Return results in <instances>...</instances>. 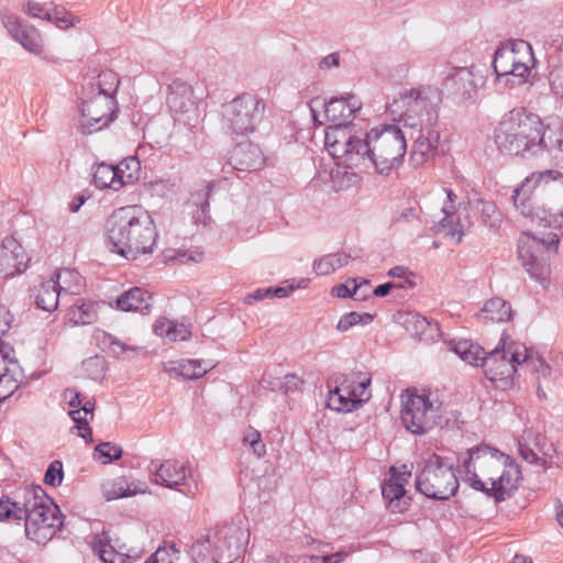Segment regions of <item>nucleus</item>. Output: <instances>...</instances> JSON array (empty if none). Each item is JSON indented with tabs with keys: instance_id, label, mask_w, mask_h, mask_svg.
Returning <instances> with one entry per match:
<instances>
[{
	"instance_id": "nucleus-1",
	"label": "nucleus",
	"mask_w": 563,
	"mask_h": 563,
	"mask_svg": "<svg viewBox=\"0 0 563 563\" xmlns=\"http://www.w3.org/2000/svg\"><path fill=\"white\" fill-rule=\"evenodd\" d=\"M442 92L433 86L406 89L388 106L390 114L399 115L404 130L395 124L373 128L365 139L349 130H332L330 145L338 164L354 167L371 163L379 174L398 168L407 152V137L412 141L410 163L420 167L438 154L440 143L439 112Z\"/></svg>"
},
{
	"instance_id": "nucleus-2",
	"label": "nucleus",
	"mask_w": 563,
	"mask_h": 563,
	"mask_svg": "<svg viewBox=\"0 0 563 563\" xmlns=\"http://www.w3.org/2000/svg\"><path fill=\"white\" fill-rule=\"evenodd\" d=\"M457 472L474 490L497 504L510 498L521 481V471L512 457L487 444L459 454Z\"/></svg>"
},
{
	"instance_id": "nucleus-3",
	"label": "nucleus",
	"mask_w": 563,
	"mask_h": 563,
	"mask_svg": "<svg viewBox=\"0 0 563 563\" xmlns=\"http://www.w3.org/2000/svg\"><path fill=\"white\" fill-rule=\"evenodd\" d=\"M511 200L531 223L560 229L563 225V173L553 169L532 173L514 189Z\"/></svg>"
},
{
	"instance_id": "nucleus-4",
	"label": "nucleus",
	"mask_w": 563,
	"mask_h": 563,
	"mask_svg": "<svg viewBox=\"0 0 563 563\" xmlns=\"http://www.w3.org/2000/svg\"><path fill=\"white\" fill-rule=\"evenodd\" d=\"M106 236L111 251L126 260L153 252L157 231L151 214L137 206L114 210L107 219Z\"/></svg>"
},
{
	"instance_id": "nucleus-5",
	"label": "nucleus",
	"mask_w": 563,
	"mask_h": 563,
	"mask_svg": "<svg viewBox=\"0 0 563 563\" xmlns=\"http://www.w3.org/2000/svg\"><path fill=\"white\" fill-rule=\"evenodd\" d=\"M57 511L41 486L26 487L14 498L0 499V521H24L26 536L36 542L52 538L62 525Z\"/></svg>"
},
{
	"instance_id": "nucleus-6",
	"label": "nucleus",
	"mask_w": 563,
	"mask_h": 563,
	"mask_svg": "<svg viewBox=\"0 0 563 563\" xmlns=\"http://www.w3.org/2000/svg\"><path fill=\"white\" fill-rule=\"evenodd\" d=\"M547 129L538 114L522 107L514 108L501 117L494 141L500 152L529 158L545 151Z\"/></svg>"
},
{
	"instance_id": "nucleus-7",
	"label": "nucleus",
	"mask_w": 563,
	"mask_h": 563,
	"mask_svg": "<svg viewBox=\"0 0 563 563\" xmlns=\"http://www.w3.org/2000/svg\"><path fill=\"white\" fill-rule=\"evenodd\" d=\"M118 86V75L112 70H103L84 88L78 126L82 134L98 132L114 120V95Z\"/></svg>"
},
{
	"instance_id": "nucleus-8",
	"label": "nucleus",
	"mask_w": 563,
	"mask_h": 563,
	"mask_svg": "<svg viewBox=\"0 0 563 563\" xmlns=\"http://www.w3.org/2000/svg\"><path fill=\"white\" fill-rule=\"evenodd\" d=\"M249 536L235 523L218 526L199 536L189 553L195 563H232L244 551Z\"/></svg>"
},
{
	"instance_id": "nucleus-9",
	"label": "nucleus",
	"mask_w": 563,
	"mask_h": 563,
	"mask_svg": "<svg viewBox=\"0 0 563 563\" xmlns=\"http://www.w3.org/2000/svg\"><path fill=\"white\" fill-rule=\"evenodd\" d=\"M530 364L544 376L550 373V367L544 361L539 357L533 360L525 344L515 341L507 344L506 339L501 336L498 345L486 355L483 368L492 383L507 388L512 385L518 366Z\"/></svg>"
},
{
	"instance_id": "nucleus-10",
	"label": "nucleus",
	"mask_w": 563,
	"mask_h": 563,
	"mask_svg": "<svg viewBox=\"0 0 563 563\" xmlns=\"http://www.w3.org/2000/svg\"><path fill=\"white\" fill-rule=\"evenodd\" d=\"M536 65L532 46L523 40L503 43L495 52L493 68L496 82L504 87H517L528 82Z\"/></svg>"
},
{
	"instance_id": "nucleus-11",
	"label": "nucleus",
	"mask_w": 563,
	"mask_h": 563,
	"mask_svg": "<svg viewBox=\"0 0 563 563\" xmlns=\"http://www.w3.org/2000/svg\"><path fill=\"white\" fill-rule=\"evenodd\" d=\"M416 488L430 499H450L459 489L453 465L438 454L430 455L416 476Z\"/></svg>"
},
{
	"instance_id": "nucleus-12",
	"label": "nucleus",
	"mask_w": 563,
	"mask_h": 563,
	"mask_svg": "<svg viewBox=\"0 0 563 563\" xmlns=\"http://www.w3.org/2000/svg\"><path fill=\"white\" fill-rule=\"evenodd\" d=\"M441 418V402L430 394L407 389L401 394L400 419L412 434L422 435L431 431Z\"/></svg>"
},
{
	"instance_id": "nucleus-13",
	"label": "nucleus",
	"mask_w": 563,
	"mask_h": 563,
	"mask_svg": "<svg viewBox=\"0 0 563 563\" xmlns=\"http://www.w3.org/2000/svg\"><path fill=\"white\" fill-rule=\"evenodd\" d=\"M265 102L251 93H242L222 106V126L236 135H247L262 122Z\"/></svg>"
},
{
	"instance_id": "nucleus-14",
	"label": "nucleus",
	"mask_w": 563,
	"mask_h": 563,
	"mask_svg": "<svg viewBox=\"0 0 563 563\" xmlns=\"http://www.w3.org/2000/svg\"><path fill=\"white\" fill-rule=\"evenodd\" d=\"M334 386L329 385L327 406L338 412H352L369 400L371 377L362 372L339 375Z\"/></svg>"
},
{
	"instance_id": "nucleus-15",
	"label": "nucleus",
	"mask_w": 563,
	"mask_h": 563,
	"mask_svg": "<svg viewBox=\"0 0 563 563\" xmlns=\"http://www.w3.org/2000/svg\"><path fill=\"white\" fill-rule=\"evenodd\" d=\"M559 235L550 233L548 239H538L529 233L518 242V256L531 278L544 284L550 275L549 250L559 244Z\"/></svg>"
},
{
	"instance_id": "nucleus-16",
	"label": "nucleus",
	"mask_w": 563,
	"mask_h": 563,
	"mask_svg": "<svg viewBox=\"0 0 563 563\" xmlns=\"http://www.w3.org/2000/svg\"><path fill=\"white\" fill-rule=\"evenodd\" d=\"M361 107V101L352 93L331 98L328 102L324 103V114L328 121L332 122V125L328 126L325 130L324 145L333 158L336 159V154H334L332 146L330 145V131L340 129L349 130L352 132L349 123L352 121L355 112H357Z\"/></svg>"
},
{
	"instance_id": "nucleus-17",
	"label": "nucleus",
	"mask_w": 563,
	"mask_h": 563,
	"mask_svg": "<svg viewBox=\"0 0 563 563\" xmlns=\"http://www.w3.org/2000/svg\"><path fill=\"white\" fill-rule=\"evenodd\" d=\"M481 79L473 67H460L450 73L443 86L455 102L465 103L475 100Z\"/></svg>"
},
{
	"instance_id": "nucleus-18",
	"label": "nucleus",
	"mask_w": 563,
	"mask_h": 563,
	"mask_svg": "<svg viewBox=\"0 0 563 563\" xmlns=\"http://www.w3.org/2000/svg\"><path fill=\"white\" fill-rule=\"evenodd\" d=\"M0 19L11 37L25 51L35 55L43 52L42 36L34 26L23 24L20 18L9 10H2Z\"/></svg>"
},
{
	"instance_id": "nucleus-19",
	"label": "nucleus",
	"mask_w": 563,
	"mask_h": 563,
	"mask_svg": "<svg viewBox=\"0 0 563 563\" xmlns=\"http://www.w3.org/2000/svg\"><path fill=\"white\" fill-rule=\"evenodd\" d=\"M78 273L70 269L56 272L49 279L34 286L32 296L34 303L38 309L52 312L57 309L59 297L63 290H69V287L59 285V277H77Z\"/></svg>"
},
{
	"instance_id": "nucleus-20",
	"label": "nucleus",
	"mask_w": 563,
	"mask_h": 563,
	"mask_svg": "<svg viewBox=\"0 0 563 563\" xmlns=\"http://www.w3.org/2000/svg\"><path fill=\"white\" fill-rule=\"evenodd\" d=\"M154 483L170 489L184 485L188 476L187 466L177 460L152 461L148 465Z\"/></svg>"
},
{
	"instance_id": "nucleus-21",
	"label": "nucleus",
	"mask_w": 563,
	"mask_h": 563,
	"mask_svg": "<svg viewBox=\"0 0 563 563\" xmlns=\"http://www.w3.org/2000/svg\"><path fill=\"white\" fill-rule=\"evenodd\" d=\"M166 102L169 110L178 117V120L187 117V123L191 119L190 114H196L197 112L192 88L180 80H174L169 85Z\"/></svg>"
},
{
	"instance_id": "nucleus-22",
	"label": "nucleus",
	"mask_w": 563,
	"mask_h": 563,
	"mask_svg": "<svg viewBox=\"0 0 563 563\" xmlns=\"http://www.w3.org/2000/svg\"><path fill=\"white\" fill-rule=\"evenodd\" d=\"M27 261L22 245L13 236L3 239L0 250V274L4 277L21 274L26 269Z\"/></svg>"
},
{
	"instance_id": "nucleus-23",
	"label": "nucleus",
	"mask_w": 563,
	"mask_h": 563,
	"mask_svg": "<svg viewBox=\"0 0 563 563\" xmlns=\"http://www.w3.org/2000/svg\"><path fill=\"white\" fill-rule=\"evenodd\" d=\"M521 457L531 464L545 466L551 456L552 445L548 443L544 435L531 431H525L518 441Z\"/></svg>"
},
{
	"instance_id": "nucleus-24",
	"label": "nucleus",
	"mask_w": 563,
	"mask_h": 563,
	"mask_svg": "<svg viewBox=\"0 0 563 563\" xmlns=\"http://www.w3.org/2000/svg\"><path fill=\"white\" fill-rule=\"evenodd\" d=\"M230 164L233 168L242 172L257 170L264 165V156L257 145L242 142L233 148Z\"/></svg>"
},
{
	"instance_id": "nucleus-25",
	"label": "nucleus",
	"mask_w": 563,
	"mask_h": 563,
	"mask_svg": "<svg viewBox=\"0 0 563 563\" xmlns=\"http://www.w3.org/2000/svg\"><path fill=\"white\" fill-rule=\"evenodd\" d=\"M448 201L442 206V212L444 217L435 225L438 232H444L445 235L450 236L456 243L462 242L464 235L463 224L460 220L455 223V205L454 200L457 198L451 189H445Z\"/></svg>"
},
{
	"instance_id": "nucleus-26",
	"label": "nucleus",
	"mask_w": 563,
	"mask_h": 563,
	"mask_svg": "<svg viewBox=\"0 0 563 563\" xmlns=\"http://www.w3.org/2000/svg\"><path fill=\"white\" fill-rule=\"evenodd\" d=\"M211 189L212 184L203 181L197 184L190 192L187 207L190 209L192 220L197 224H207Z\"/></svg>"
},
{
	"instance_id": "nucleus-27",
	"label": "nucleus",
	"mask_w": 563,
	"mask_h": 563,
	"mask_svg": "<svg viewBox=\"0 0 563 563\" xmlns=\"http://www.w3.org/2000/svg\"><path fill=\"white\" fill-rule=\"evenodd\" d=\"M115 307L125 312L147 313L152 307V296L143 288L133 287L117 298Z\"/></svg>"
},
{
	"instance_id": "nucleus-28",
	"label": "nucleus",
	"mask_w": 563,
	"mask_h": 563,
	"mask_svg": "<svg viewBox=\"0 0 563 563\" xmlns=\"http://www.w3.org/2000/svg\"><path fill=\"white\" fill-rule=\"evenodd\" d=\"M213 364L199 360H180L169 363L166 372L170 376L183 377L184 379H197L207 374Z\"/></svg>"
},
{
	"instance_id": "nucleus-29",
	"label": "nucleus",
	"mask_w": 563,
	"mask_h": 563,
	"mask_svg": "<svg viewBox=\"0 0 563 563\" xmlns=\"http://www.w3.org/2000/svg\"><path fill=\"white\" fill-rule=\"evenodd\" d=\"M145 492V486L137 487L135 483L129 482L125 477H118L102 484V494L107 500L130 497Z\"/></svg>"
},
{
	"instance_id": "nucleus-30",
	"label": "nucleus",
	"mask_w": 563,
	"mask_h": 563,
	"mask_svg": "<svg viewBox=\"0 0 563 563\" xmlns=\"http://www.w3.org/2000/svg\"><path fill=\"white\" fill-rule=\"evenodd\" d=\"M511 306L503 298L495 297L487 300L476 314L479 320L492 322H506L511 319Z\"/></svg>"
},
{
	"instance_id": "nucleus-31",
	"label": "nucleus",
	"mask_w": 563,
	"mask_h": 563,
	"mask_svg": "<svg viewBox=\"0 0 563 563\" xmlns=\"http://www.w3.org/2000/svg\"><path fill=\"white\" fill-rule=\"evenodd\" d=\"M154 333L158 336L166 338L169 341H186L190 338L191 332L184 323L175 320L159 318L154 323Z\"/></svg>"
},
{
	"instance_id": "nucleus-32",
	"label": "nucleus",
	"mask_w": 563,
	"mask_h": 563,
	"mask_svg": "<svg viewBox=\"0 0 563 563\" xmlns=\"http://www.w3.org/2000/svg\"><path fill=\"white\" fill-rule=\"evenodd\" d=\"M452 351L467 364L475 366L481 365L482 367L484 366V360L488 354L481 345L470 340L455 342L452 346Z\"/></svg>"
},
{
	"instance_id": "nucleus-33",
	"label": "nucleus",
	"mask_w": 563,
	"mask_h": 563,
	"mask_svg": "<svg viewBox=\"0 0 563 563\" xmlns=\"http://www.w3.org/2000/svg\"><path fill=\"white\" fill-rule=\"evenodd\" d=\"M92 180L99 189H112L118 191L121 189L119 178L112 164L99 163L92 167Z\"/></svg>"
},
{
	"instance_id": "nucleus-34",
	"label": "nucleus",
	"mask_w": 563,
	"mask_h": 563,
	"mask_svg": "<svg viewBox=\"0 0 563 563\" xmlns=\"http://www.w3.org/2000/svg\"><path fill=\"white\" fill-rule=\"evenodd\" d=\"M92 550L103 563H122V556L125 555L122 552L115 551L113 545L110 544V538L106 533L95 536Z\"/></svg>"
},
{
	"instance_id": "nucleus-35",
	"label": "nucleus",
	"mask_w": 563,
	"mask_h": 563,
	"mask_svg": "<svg viewBox=\"0 0 563 563\" xmlns=\"http://www.w3.org/2000/svg\"><path fill=\"white\" fill-rule=\"evenodd\" d=\"M117 177L119 178L121 188L129 184H133L139 178L141 163L137 157H126L119 164L113 165Z\"/></svg>"
},
{
	"instance_id": "nucleus-36",
	"label": "nucleus",
	"mask_w": 563,
	"mask_h": 563,
	"mask_svg": "<svg viewBox=\"0 0 563 563\" xmlns=\"http://www.w3.org/2000/svg\"><path fill=\"white\" fill-rule=\"evenodd\" d=\"M68 319L74 325L93 323L98 319L96 305L82 301L80 305L73 306L68 312Z\"/></svg>"
},
{
	"instance_id": "nucleus-37",
	"label": "nucleus",
	"mask_w": 563,
	"mask_h": 563,
	"mask_svg": "<svg viewBox=\"0 0 563 563\" xmlns=\"http://www.w3.org/2000/svg\"><path fill=\"white\" fill-rule=\"evenodd\" d=\"M350 256L345 253L327 254L313 263V269L318 275H330L335 269L349 263Z\"/></svg>"
},
{
	"instance_id": "nucleus-38",
	"label": "nucleus",
	"mask_w": 563,
	"mask_h": 563,
	"mask_svg": "<svg viewBox=\"0 0 563 563\" xmlns=\"http://www.w3.org/2000/svg\"><path fill=\"white\" fill-rule=\"evenodd\" d=\"M362 287L371 288L369 282L363 279L357 284L356 279H349L344 284L333 287L332 295L338 298L352 297L356 300H364L367 298V294L361 292Z\"/></svg>"
},
{
	"instance_id": "nucleus-39",
	"label": "nucleus",
	"mask_w": 563,
	"mask_h": 563,
	"mask_svg": "<svg viewBox=\"0 0 563 563\" xmlns=\"http://www.w3.org/2000/svg\"><path fill=\"white\" fill-rule=\"evenodd\" d=\"M20 386V366L12 363V368L0 374V402L10 398Z\"/></svg>"
},
{
	"instance_id": "nucleus-40",
	"label": "nucleus",
	"mask_w": 563,
	"mask_h": 563,
	"mask_svg": "<svg viewBox=\"0 0 563 563\" xmlns=\"http://www.w3.org/2000/svg\"><path fill=\"white\" fill-rule=\"evenodd\" d=\"M373 319L374 318L371 313H367V312L360 313L356 311H352V312L343 314L340 318V320L336 324V329L340 332H345L356 324H362V325L369 324L373 321Z\"/></svg>"
},
{
	"instance_id": "nucleus-41",
	"label": "nucleus",
	"mask_w": 563,
	"mask_h": 563,
	"mask_svg": "<svg viewBox=\"0 0 563 563\" xmlns=\"http://www.w3.org/2000/svg\"><path fill=\"white\" fill-rule=\"evenodd\" d=\"M46 21L53 22L59 29H68L80 22L79 18L58 7H55L51 10L49 14H46Z\"/></svg>"
},
{
	"instance_id": "nucleus-42",
	"label": "nucleus",
	"mask_w": 563,
	"mask_h": 563,
	"mask_svg": "<svg viewBox=\"0 0 563 563\" xmlns=\"http://www.w3.org/2000/svg\"><path fill=\"white\" fill-rule=\"evenodd\" d=\"M477 203L481 206L479 213L482 222L490 228L497 225L500 220V213L497 206L492 201H485L482 199H478Z\"/></svg>"
},
{
	"instance_id": "nucleus-43",
	"label": "nucleus",
	"mask_w": 563,
	"mask_h": 563,
	"mask_svg": "<svg viewBox=\"0 0 563 563\" xmlns=\"http://www.w3.org/2000/svg\"><path fill=\"white\" fill-rule=\"evenodd\" d=\"M82 369L89 378L99 379L106 369V358L100 355L91 356L82 362Z\"/></svg>"
},
{
	"instance_id": "nucleus-44",
	"label": "nucleus",
	"mask_w": 563,
	"mask_h": 563,
	"mask_svg": "<svg viewBox=\"0 0 563 563\" xmlns=\"http://www.w3.org/2000/svg\"><path fill=\"white\" fill-rule=\"evenodd\" d=\"M243 444L250 446L252 452L257 456L262 457L266 453V446L262 441L261 433L253 429L249 428L243 435Z\"/></svg>"
},
{
	"instance_id": "nucleus-45",
	"label": "nucleus",
	"mask_w": 563,
	"mask_h": 563,
	"mask_svg": "<svg viewBox=\"0 0 563 563\" xmlns=\"http://www.w3.org/2000/svg\"><path fill=\"white\" fill-rule=\"evenodd\" d=\"M178 550L175 545L158 548L145 563H174L178 560Z\"/></svg>"
},
{
	"instance_id": "nucleus-46",
	"label": "nucleus",
	"mask_w": 563,
	"mask_h": 563,
	"mask_svg": "<svg viewBox=\"0 0 563 563\" xmlns=\"http://www.w3.org/2000/svg\"><path fill=\"white\" fill-rule=\"evenodd\" d=\"M405 493L404 485L398 481L389 479L382 485V495L389 503L399 500Z\"/></svg>"
},
{
	"instance_id": "nucleus-47",
	"label": "nucleus",
	"mask_w": 563,
	"mask_h": 563,
	"mask_svg": "<svg viewBox=\"0 0 563 563\" xmlns=\"http://www.w3.org/2000/svg\"><path fill=\"white\" fill-rule=\"evenodd\" d=\"M95 452L99 454L100 457H104L106 461L103 463H109L112 461H118L122 456V449L119 445H115L111 442H101L99 443Z\"/></svg>"
},
{
	"instance_id": "nucleus-48",
	"label": "nucleus",
	"mask_w": 563,
	"mask_h": 563,
	"mask_svg": "<svg viewBox=\"0 0 563 563\" xmlns=\"http://www.w3.org/2000/svg\"><path fill=\"white\" fill-rule=\"evenodd\" d=\"M549 141L545 151L550 153L558 166L563 167V129L559 131L554 140L549 136Z\"/></svg>"
},
{
	"instance_id": "nucleus-49",
	"label": "nucleus",
	"mask_w": 563,
	"mask_h": 563,
	"mask_svg": "<svg viewBox=\"0 0 563 563\" xmlns=\"http://www.w3.org/2000/svg\"><path fill=\"white\" fill-rule=\"evenodd\" d=\"M63 476V463L58 460H55L46 470L44 482L52 487H57L62 484Z\"/></svg>"
},
{
	"instance_id": "nucleus-50",
	"label": "nucleus",
	"mask_w": 563,
	"mask_h": 563,
	"mask_svg": "<svg viewBox=\"0 0 563 563\" xmlns=\"http://www.w3.org/2000/svg\"><path fill=\"white\" fill-rule=\"evenodd\" d=\"M549 84L551 91L563 99V64L555 66L549 74Z\"/></svg>"
},
{
	"instance_id": "nucleus-51",
	"label": "nucleus",
	"mask_w": 563,
	"mask_h": 563,
	"mask_svg": "<svg viewBox=\"0 0 563 563\" xmlns=\"http://www.w3.org/2000/svg\"><path fill=\"white\" fill-rule=\"evenodd\" d=\"M95 401L86 400L78 409L70 410L69 416L77 423H87L88 416L93 417Z\"/></svg>"
},
{
	"instance_id": "nucleus-52",
	"label": "nucleus",
	"mask_w": 563,
	"mask_h": 563,
	"mask_svg": "<svg viewBox=\"0 0 563 563\" xmlns=\"http://www.w3.org/2000/svg\"><path fill=\"white\" fill-rule=\"evenodd\" d=\"M22 11L31 18L35 19H44L46 20V14H49L51 10L45 7V4L27 0L22 5Z\"/></svg>"
},
{
	"instance_id": "nucleus-53",
	"label": "nucleus",
	"mask_w": 563,
	"mask_h": 563,
	"mask_svg": "<svg viewBox=\"0 0 563 563\" xmlns=\"http://www.w3.org/2000/svg\"><path fill=\"white\" fill-rule=\"evenodd\" d=\"M341 55L339 52L331 53L324 57H322L319 63L318 67L321 70H330L333 68H338L340 66Z\"/></svg>"
},
{
	"instance_id": "nucleus-54",
	"label": "nucleus",
	"mask_w": 563,
	"mask_h": 563,
	"mask_svg": "<svg viewBox=\"0 0 563 563\" xmlns=\"http://www.w3.org/2000/svg\"><path fill=\"white\" fill-rule=\"evenodd\" d=\"M63 397L65 401L68 404V406L71 408L80 407L82 404L81 394L75 388H67L64 391Z\"/></svg>"
},
{
	"instance_id": "nucleus-55",
	"label": "nucleus",
	"mask_w": 563,
	"mask_h": 563,
	"mask_svg": "<svg viewBox=\"0 0 563 563\" xmlns=\"http://www.w3.org/2000/svg\"><path fill=\"white\" fill-rule=\"evenodd\" d=\"M266 298H273L271 287L258 288L254 292L247 295L245 297V303L252 305L254 301H261Z\"/></svg>"
},
{
	"instance_id": "nucleus-56",
	"label": "nucleus",
	"mask_w": 563,
	"mask_h": 563,
	"mask_svg": "<svg viewBox=\"0 0 563 563\" xmlns=\"http://www.w3.org/2000/svg\"><path fill=\"white\" fill-rule=\"evenodd\" d=\"M291 556L282 553V552H274L269 555H267L265 559L260 561L258 563H291Z\"/></svg>"
},
{
	"instance_id": "nucleus-57",
	"label": "nucleus",
	"mask_w": 563,
	"mask_h": 563,
	"mask_svg": "<svg viewBox=\"0 0 563 563\" xmlns=\"http://www.w3.org/2000/svg\"><path fill=\"white\" fill-rule=\"evenodd\" d=\"M12 317L5 309H0V333L4 334L9 329Z\"/></svg>"
},
{
	"instance_id": "nucleus-58",
	"label": "nucleus",
	"mask_w": 563,
	"mask_h": 563,
	"mask_svg": "<svg viewBox=\"0 0 563 563\" xmlns=\"http://www.w3.org/2000/svg\"><path fill=\"white\" fill-rule=\"evenodd\" d=\"M78 434L87 442H92V430L87 423L77 424Z\"/></svg>"
},
{
	"instance_id": "nucleus-59",
	"label": "nucleus",
	"mask_w": 563,
	"mask_h": 563,
	"mask_svg": "<svg viewBox=\"0 0 563 563\" xmlns=\"http://www.w3.org/2000/svg\"><path fill=\"white\" fill-rule=\"evenodd\" d=\"M396 285L394 283H385L382 285H378L374 290L373 294L377 297H385L389 294L390 289L394 288Z\"/></svg>"
},
{
	"instance_id": "nucleus-60",
	"label": "nucleus",
	"mask_w": 563,
	"mask_h": 563,
	"mask_svg": "<svg viewBox=\"0 0 563 563\" xmlns=\"http://www.w3.org/2000/svg\"><path fill=\"white\" fill-rule=\"evenodd\" d=\"M271 290H272L273 298L274 297L284 298V297H287L294 290V287H283V286L271 287Z\"/></svg>"
},
{
	"instance_id": "nucleus-61",
	"label": "nucleus",
	"mask_w": 563,
	"mask_h": 563,
	"mask_svg": "<svg viewBox=\"0 0 563 563\" xmlns=\"http://www.w3.org/2000/svg\"><path fill=\"white\" fill-rule=\"evenodd\" d=\"M302 563H330L328 561V554L324 555H303L301 558Z\"/></svg>"
},
{
	"instance_id": "nucleus-62",
	"label": "nucleus",
	"mask_w": 563,
	"mask_h": 563,
	"mask_svg": "<svg viewBox=\"0 0 563 563\" xmlns=\"http://www.w3.org/2000/svg\"><path fill=\"white\" fill-rule=\"evenodd\" d=\"M300 379L295 374H289L285 376L286 390H290L292 388H297L300 384Z\"/></svg>"
},
{
	"instance_id": "nucleus-63",
	"label": "nucleus",
	"mask_w": 563,
	"mask_h": 563,
	"mask_svg": "<svg viewBox=\"0 0 563 563\" xmlns=\"http://www.w3.org/2000/svg\"><path fill=\"white\" fill-rule=\"evenodd\" d=\"M407 274V268L405 266H395L389 269L388 276L394 278H402Z\"/></svg>"
},
{
	"instance_id": "nucleus-64",
	"label": "nucleus",
	"mask_w": 563,
	"mask_h": 563,
	"mask_svg": "<svg viewBox=\"0 0 563 563\" xmlns=\"http://www.w3.org/2000/svg\"><path fill=\"white\" fill-rule=\"evenodd\" d=\"M347 556V552L345 551H338L335 553L328 554V561L330 563H340Z\"/></svg>"
}]
</instances>
